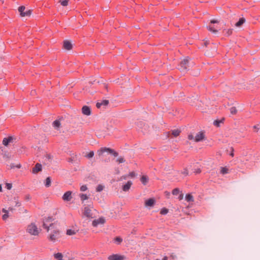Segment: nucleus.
<instances>
[{"label": "nucleus", "instance_id": "obj_1", "mask_svg": "<svg viewBox=\"0 0 260 260\" xmlns=\"http://www.w3.org/2000/svg\"><path fill=\"white\" fill-rule=\"evenodd\" d=\"M51 221V218H48L44 221L43 225L48 232L50 231L51 233L49 236V239L54 242L59 238L60 231L57 225L54 223H50Z\"/></svg>", "mask_w": 260, "mask_h": 260}, {"label": "nucleus", "instance_id": "obj_2", "mask_svg": "<svg viewBox=\"0 0 260 260\" xmlns=\"http://www.w3.org/2000/svg\"><path fill=\"white\" fill-rule=\"evenodd\" d=\"M26 232L30 235L34 236H38L40 233L38 228L34 223H31L27 226Z\"/></svg>", "mask_w": 260, "mask_h": 260}, {"label": "nucleus", "instance_id": "obj_3", "mask_svg": "<svg viewBox=\"0 0 260 260\" xmlns=\"http://www.w3.org/2000/svg\"><path fill=\"white\" fill-rule=\"evenodd\" d=\"M219 21L218 20H212L210 23L207 26L208 29L214 34H217L218 31V27L217 25H214L215 23H219Z\"/></svg>", "mask_w": 260, "mask_h": 260}, {"label": "nucleus", "instance_id": "obj_4", "mask_svg": "<svg viewBox=\"0 0 260 260\" xmlns=\"http://www.w3.org/2000/svg\"><path fill=\"white\" fill-rule=\"evenodd\" d=\"M105 152H107L110 154H112L115 156H117L118 155V153L114 151V150H113L111 148H106V147L101 148L100 149V150H99L98 151V153L99 155L101 156V155H103V154Z\"/></svg>", "mask_w": 260, "mask_h": 260}, {"label": "nucleus", "instance_id": "obj_5", "mask_svg": "<svg viewBox=\"0 0 260 260\" xmlns=\"http://www.w3.org/2000/svg\"><path fill=\"white\" fill-rule=\"evenodd\" d=\"M25 7L24 6H20L18 8V11L20 13V15L21 17H27L30 16L31 14V10H28L26 12H24Z\"/></svg>", "mask_w": 260, "mask_h": 260}, {"label": "nucleus", "instance_id": "obj_6", "mask_svg": "<svg viewBox=\"0 0 260 260\" xmlns=\"http://www.w3.org/2000/svg\"><path fill=\"white\" fill-rule=\"evenodd\" d=\"M189 60L188 58H185L182 60L180 63L179 70L182 72H185L189 67Z\"/></svg>", "mask_w": 260, "mask_h": 260}, {"label": "nucleus", "instance_id": "obj_7", "mask_svg": "<svg viewBox=\"0 0 260 260\" xmlns=\"http://www.w3.org/2000/svg\"><path fill=\"white\" fill-rule=\"evenodd\" d=\"M105 222V219L103 217H101L98 219L94 220L92 221V225L93 226H97L99 224H103Z\"/></svg>", "mask_w": 260, "mask_h": 260}, {"label": "nucleus", "instance_id": "obj_8", "mask_svg": "<svg viewBox=\"0 0 260 260\" xmlns=\"http://www.w3.org/2000/svg\"><path fill=\"white\" fill-rule=\"evenodd\" d=\"M72 199V192L68 191L66 192L62 196V199L64 201H70Z\"/></svg>", "mask_w": 260, "mask_h": 260}, {"label": "nucleus", "instance_id": "obj_9", "mask_svg": "<svg viewBox=\"0 0 260 260\" xmlns=\"http://www.w3.org/2000/svg\"><path fill=\"white\" fill-rule=\"evenodd\" d=\"M83 213V215L87 217H92L91 210L89 207L84 208Z\"/></svg>", "mask_w": 260, "mask_h": 260}, {"label": "nucleus", "instance_id": "obj_10", "mask_svg": "<svg viewBox=\"0 0 260 260\" xmlns=\"http://www.w3.org/2000/svg\"><path fill=\"white\" fill-rule=\"evenodd\" d=\"M124 256L118 254H113L108 257L109 260H124Z\"/></svg>", "mask_w": 260, "mask_h": 260}, {"label": "nucleus", "instance_id": "obj_11", "mask_svg": "<svg viewBox=\"0 0 260 260\" xmlns=\"http://www.w3.org/2000/svg\"><path fill=\"white\" fill-rule=\"evenodd\" d=\"M204 134L203 132H199L194 137V141L196 142L201 141L204 139Z\"/></svg>", "mask_w": 260, "mask_h": 260}, {"label": "nucleus", "instance_id": "obj_12", "mask_svg": "<svg viewBox=\"0 0 260 260\" xmlns=\"http://www.w3.org/2000/svg\"><path fill=\"white\" fill-rule=\"evenodd\" d=\"M82 111L83 114L85 115H90L91 114L90 109L89 107L84 106L82 107Z\"/></svg>", "mask_w": 260, "mask_h": 260}, {"label": "nucleus", "instance_id": "obj_13", "mask_svg": "<svg viewBox=\"0 0 260 260\" xmlns=\"http://www.w3.org/2000/svg\"><path fill=\"white\" fill-rule=\"evenodd\" d=\"M72 44L69 41H64L63 42V48L67 50H70L72 48Z\"/></svg>", "mask_w": 260, "mask_h": 260}, {"label": "nucleus", "instance_id": "obj_14", "mask_svg": "<svg viewBox=\"0 0 260 260\" xmlns=\"http://www.w3.org/2000/svg\"><path fill=\"white\" fill-rule=\"evenodd\" d=\"M42 170V165L40 164H37L35 167L32 169V173L34 174L37 173L38 172Z\"/></svg>", "mask_w": 260, "mask_h": 260}, {"label": "nucleus", "instance_id": "obj_15", "mask_svg": "<svg viewBox=\"0 0 260 260\" xmlns=\"http://www.w3.org/2000/svg\"><path fill=\"white\" fill-rule=\"evenodd\" d=\"M13 140L12 137H9L8 138H5L3 140V144L5 146H7L9 143H11Z\"/></svg>", "mask_w": 260, "mask_h": 260}, {"label": "nucleus", "instance_id": "obj_16", "mask_svg": "<svg viewBox=\"0 0 260 260\" xmlns=\"http://www.w3.org/2000/svg\"><path fill=\"white\" fill-rule=\"evenodd\" d=\"M155 200L153 199H149L146 200L145 203V205L146 207H152L154 205Z\"/></svg>", "mask_w": 260, "mask_h": 260}, {"label": "nucleus", "instance_id": "obj_17", "mask_svg": "<svg viewBox=\"0 0 260 260\" xmlns=\"http://www.w3.org/2000/svg\"><path fill=\"white\" fill-rule=\"evenodd\" d=\"M109 104V101L108 100H103L101 102H98L96 103V107L98 108H100L102 106H106Z\"/></svg>", "mask_w": 260, "mask_h": 260}, {"label": "nucleus", "instance_id": "obj_18", "mask_svg": "<svg viewBox=\"0 0 260 260\" xmlns=\"http://www.w3.org/2000/svg\"><path fill=\"white\" fill-rule=\"evenodd\" d=\"M132 184V182L130 181H128L126 184L123 186L122 189L124 191H127L130 188L131 185Z\"/></svg>", "mask_w": 260, "mask_h": 260}, {"label": "nucleus", "instance_id": "obj_19", "mask_svg": "<svg viewBox=\"0 0 260 260\" xmlns=\"http://www.w3.org/2000/svg\"><path fill=\"white\" fill-rule=\"evenodd\" d=\"M53 126L56 129H58L60 127V122L59 120H55L52 123Z\"/></svg>", "mask_w": 260, "mask_h": 260}, {"label": "nucleus", "instance_id": "obj_20", "mask_svg": "<svg viewBox=\"0 0 260 260\" xmlns=\"http://www.w3.org/2000/svg\"><path fill=\"white\" fill-rule=\"evenodd\" d=\"M2 212L4 213V214L2 216V218L4 220H6L9 216L8 211L5 208H3L2 209Z\"/></svg>", "mask_w": 260, "mask_h": 260}, {"label": "nucleus", "instance_id": "obj_21", "mask_svg": "<svg viewBox=\"0 0 260 260\" xmlns=\"http://www.w3.org/2000/svg\"><path fill=\"white\" fill-rule=\"evenodd\" d=\"M245 21L244 18H241L235 24L236 27H240Z\"/></svg>", "mask_w": 260, "mask_h": 260}, {"label": "nucleus", "instance_id": "obj_22", "mask_svg": "<svg viewBox=\"0 0 260 260\" xmlns=\"http://www.w3.org/2000/svg\"><path fill=\"white\" fill-rule=\"evenodd\" d=\"M141 181L144 185H146L148 181V177L146 176L143 175L141 178Z\"/></svg>", "mask_w": 260, "mask_h": 260}, {"label": "nucleus", "instance_id": "obj_23", "mask_svg": "<svg viewBox=\"0 0 260 260\" xmlns=\"http://www.w3.org/2000/svg\"><path fill=\"white\" fill-rule=\"evenodd\" d=\"M185 200L187 202H193V198L192 195L190 194H187L185 196Z\"/></svg>", "mask_w": 260, "mask_h": 260}, {"label": "nucleus", "instance_id": "obj_24", "mask_svg": "<svg viewBox=\"0 0 260 260\" xmlns=\"http://www.w3.org/2000/svg\"><path fill=\"white\" fill-rule=\"evenodd\" d=\"M76 231L72 230V229H68L67 231V234L69 236H72L76 234Z\"/></svg>", "mask_w": 260, "mask_h": 260}, {"label": "nucleus", "instance_id": "obj_25", "mask_svg": "<svg viewBox=\"0 0 260 260\" xmlns=\"http://www.w3.org/2000/svg\"><path fill=\"white\" fill-rule=\"evenodd\" d=\"M180 131L178 129H174L172 131V135L176 137L179 135Z\"/></svg>", "mask_w": 260, "mask_h": 260}, {"label": "nucleus", "instance_id": "obj_26", "mask_svg": "<svg viewBox=\"0 0 260 260\" xmlns=\"http://www.w3.org/2000/svg\"><path fill=\"white\" fill-rule=\"evenodd\" d=\"M54 257L56 260H62V255L60 253H57L54 254Z\"/></svg>", "mask_w": 260, "mask_h": 260}, {"label": "nucleus", "instance_id": "obj_27", "mask_svg": "<svg viewBox=\"0 0 260 260\" xmlns=\"http://www.w3.org/2000/svg\"><path fill=\"white\" fill-rule=\"evenodd\" d=\"M220 173L222 174H225L228 173V169L226 167H221L220 170Z\"/></svg>", "mask_w": 260, "mask_h": 260}, {"label": "nucleus", "instance_id": "obj_28", "mask_svg": "<svg viewBox=\"0 0 260 260\" xmlns=\"http://www.w3.org/2000/svg\"><path fill=\"white\" fill-rule=\"evenodd\" d=\"M51 185V179L50 177H47L46 179L45 185L46 187H49Z\"/></svg>", "mask_w": 260, "mask_h": 260}, {"label": "nucleus", "instance_id": "obj_29", "mask_svg": "<svg viewBox=\"0 0 260 260\" xmlns=\"http://www.w3.org/2000/svg\"><path fill=\"white\" fill-rule=\"evenodd\" d=\"M230 112L232 114H236L237 112V110L235 107H232L230 109Z\"/></svg>", "mask_w": 260, "mask_h": 260}, {"label": "nucleus", "instance_id": "obj_30", "mask_svg": "<svg viewBox=\"0 0 260 260\" xmlns=\"http://www.w3.org/2000/svg\"><path fill=\"white\" fill-rule=\"evenodd\" d=\"M80 199L82 201H84L88 199V196L85 194H81L80 195Z\"/></svg>", "mask_w": 260, "mask_h": 260}, {"label": "nucleus", "instance_id": "obj_31", "mask_svg": "<svg viewBox=\"0 0 260 260\" xmlns=\"http://www.w3.org/2000/svg\"><path fill=\"white\" fill-rule=\"evenodd\" d=\"M114 241L117 244H119L122 242V239L120 237H117L114 239Z\"/></svg>", "mask_w": 260, "mask_h": 260}, {"label": "nucleus", "instance_id": "obj_32", "mask_svg": "<svg viewBox=\"0 0 260 260\" xmlns=\"http://www.w3.org/2000/svg\"><path fill=\"white\" fill-rule=\"evenodd\" d=\"M104 189V186L102 185H98L96 188V191L98 192H100L101 191H102Z\"/></svg>", "mask_w": 260, "mask_h": 260}, {"label": "nucleus", "instance_id": "obj_33", "mask_svg": "<svg viewBox=\"0 0 260 260\" xmlns=\"http://www.w3.org/2000/svg\"><path fill=\"white\" fill-rule=\"evenodd\" d=\"M59 2L63 6H67L68 5V0L60 1Z\"/></svg>", "mask_w": 260, "mask_h": 260}, {"label": "nucleus", "instance_id": "obj_34", "mask_svg": "<svg viewBox=\"0 0 260 260\" xmlns=\"http://www.w3.org/2000/svg\"><path fill=\"white\" fill-rule=\"evenodd\" d=\"M10 167H11V169L14 168L15 167H16L17 168H20L21 166V165L20 164H18L16 165H15L14 164H12L11 165Z\"/></svg>", "mask_w": 260, "mask_h": 260}, {"label": "nucleus", "instance_id": "obj_35", "mask_svg": "<svg viewBox=\"0 0 260 260\" xmlns=\"http://www.w3.org/2000/svg\"><path fill=\"white\" fill-rule=\"evenodd\" d=\"M168 212V210L166 208H163L160 211V213L163 215H165Z\"/></svg>", "mask_w": 260, "mask_h": 260}, {"label": "nucleus", "instance_id": "obj_36", "mask_svg": "<svg viewBox=\"0 0 260 260\" xmlns=\"http://www.w3.org/2000/svg\"><path fill=\"white\" fill-rule=\"evenodd\" d=\"M87 189V187L86 185H82L81 187H80V190L81 191H86V190Z\"/></svg>", "mask_w": 260, "mask_h": 260}, {"label": "nucleus", "instance_id": "obj_37", "mask_svg": "<svg viewBox=\"0 0 260 260\" xmlns=\"http://www.w3.org/2000/svg\"><path fill=\"white\" fill-rule=\"evenodd\" d=\"M116 161L118 163H123L125 161V160L123 157H119L116 159Z\"/></svg>", "mask_w": 260, "mask_h": 260}, {"label": "nucleus", "instance_id": "obj_38", "mask_svg": "<svg viewBox=\"0 0 260 260\" xmlns=\"http://www.w3.org/2000/svg\"><path fill=\"white\" fill-rule=\"evenodd\" d=\"M179 192L180 191L178 188H175L173 190L172 193L174 195H177L179 193Z\"/></svg>", "mask_w": 260, "mask_h": 260}, {"label": "nucleus", "instance_id": "obj_39", "mask_svg": "<svg viewBox=\"0 0 260 260\" xmlns=\"http://www.w3.org/2000/svg\"><path fill=\"white\" fill-rule=\"evenodd\" d=\"M94 152L93 151H90L88 154L86 155V157L90 158L93 156Z\"/></svg>", "mask_w": 260, "mask_h": 260}, {"label": "nucleus", "instance_id": "obj_40", "mask_svg": "<svg viewBox=\"0 0 260 260\" xmlns=\"http://www.w3.org/2000/svg\"><path fill=\"white\" fill-rule=\"evenodd\" d=\"M6 186L8 189L10 190L12 188V185L10 183H6Z\"/></svg>", "mask_w": 260, "mask_h": 260}, {"label": "nucleus", "instance_id": "obj_41", "mask_svg": "<svg viewBox=\"0 0 260 260\" xmlns=\"http://www.w3.org/2000/svg\"><path fill=\"white\" fill-rule=\"evenodd\" d=\"M232 34V29H228L226 30V34L228 36L231 35Z\"/></svg>", "mask_w": 260, "mask_h": 260}, {"label": "nucleus", "instance_id": "obj_42", "mask_svg": "<svg viewBox=\"0 0 260 260\" xmlns=\"http://www.w3.org/2000/svg\"><path fill=\"white\" fill-rule=\"evenodd\" d=\"M129 176H131V177H134L136 176V174L135 172H132L129 173Z\"/></svg>", "mask_w": 260, "mask_h": 260}, {"label": "nucleus", "instance_id": "obj_43", "mask_svg": "<svg viewBox=\"0 0 260 260\" xmlns=\"http://www.w3.org/2000/svg\"><path fill=\"white\" fill-rule=\"evenodd\" d=\"M183 194L181 193L179 195L178 199L179 200H181L183 199Z\"/></svg>", "mask_w": 260, "mask_h": 260}, {"label": "nucleus", "instance_id": "obj_44", "mask_svg": "<svg viewBox=\"0 0 260 260\" xmlns=\"http://www.w3.org/2000/svg\"><path fill=\"white\" fill-rule=\"evenodd\" d=\"M188 139H189V140H193V139H194V137H193V136L192 135H189V136H188Z\"/></svg>", "mask_w": 260, "mask_h": 260}, {"label": "nucleus", "instance_id": "obj_45", "mask_svg": "<svg viewBox=\"0 0 260 260\" xmlns=\"http://www.w3.org/2000/svg\"><path fill=\"white\" fill-rule=\"evenodd\" d=\"M214 124L215 125L218 126V125H219V121H215L214 122Z\"/></svg>", "mask_w": 260, "mask_h": 260}, {"label": "nucleus", "instance_id": "obj_46", "mask_svg": "<svg viewBox=\"0 0 260 260\" xmlns=\"http://www.w3.org/2000/svg\"><path fill=\"white\" fill-rule=\"evenodd\" d=\"M7 210L8 211V212H9V211L13 212V208H12V207H9V208H8V210Z\"/></svg>", "mask_w": 260, "mask_h": 260}, {"label": "nucleus", "instance_id": "obj_47", "mask_svg": "<svg viewBox=\"0 0 260 260\" xmlns=\"http://www.w3.org/2000/svg\"><path fill=\"white\" fill-rule=\"evenodd\" d=\"M2 191H3L2 186V185L0 184V192H2Z\"/></svg>", "mask_w": 260, "mask_h": 260}, {"label": "nucleus", "instance_id": "obj_48", "mask_svg": "<svg viewBox=\"0 0 260 260\" xmlns=\"http://www.w3.org/2000/svg\"><path fill=\"white\" fill-rule=\"evenodd\" d=\"M122 178L124 179H126V178H127V176H122Z\"/></svg>", "mask_w": 260, "mask_h": 260}, {"label": "nucleus", "instance_id": "obj_49", "mask_svg": "<svg viewBox=\"0 0 260 260\" xmlns=\"http://www.w3.org/2000/svg\"><path fill=\"white\" fill-rule=\"evenodd\" d=\"M201 172V171L200 169H199L198 170H197V171L196 172L197 173H199Z\"/></svg>", "mask_w": 260, "mask_h": 260}, {"label": "nucleus", "instance_id": "obj_50", "mask_svg": "<svg viewBox=\"0 0 260 260\" xmlns=\"http://www.w3.org/2000/svg\"><path fill=\"white\" fill-rule=\"evenodd\" d=\"M232 156H234V153L233 152H232L230 154Z\"/></svg>", "mask_w": 260, "mask_h": 260}, {"label": "nucleus", "instance_id": "obj_51", "mask_svg": "<svg viewBox=\"0 0 260 260\" xmlns=\"http://www.w3.org/2000/svg\"><path fill=\"white\" fill-rule=\"evenodd\" d=\"M184 173L185 175H187V172H186V171H185V172H184Z\"/></svg>", "mask_w": 260, "mask_h": 260}, {"label": "nucleus", "instance_id": "obj_52", "mask_svg": "<svg viewBox=\"0 0 260 260\" xmlns=\"http://www.w3.org/2000/svg\"><path fill=\"white\" fill-rule=\"evenodd\" d=\"M254 128H257L256 126H254Z\"/></svg>", "mask_w": 260, "mask_h": 260}]
</instances>
